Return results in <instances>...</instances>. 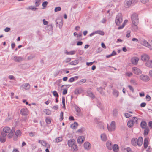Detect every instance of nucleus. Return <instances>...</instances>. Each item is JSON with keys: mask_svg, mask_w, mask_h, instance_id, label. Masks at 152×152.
Returning <instances> with one entry per match:
<instances>
[{"mask_svg": "<svg viewBox=\"0 0 152 152\" xmlns=\"http://www.w3.org/2000/svg\"><path fill=\"white\" fill-rule=\"evenodd\" d=\"M85 140V138L83 136H79L77 140V142L78 143H82Z\"/></svg>", "mask_w": 152, "mask_h": 152, "instance_id": "nucleus-20", "label": "nucleus"}, {"mask_svg": "<svg viewBox=\"0 0 152 152\" xmlns=\"http://www.w3.org/2000/svg\"><path fill=\"white\" fill-rule=\"evenodd\" d=\"M72 149H73V150L74 151H77L78 150L77 148V146L75 144L73 146L71 147Z\"/></svg>", "mask_w": 152, "mask_h": 152, "instance_id": "nucleus-48", "label": "nucleus"}, {"mask_svg": "<svg viewBox=\"0 0 152 152\" xmlns=\"http://www.w3.org/2000/svg\"><path fill=\"white\" fill-rule=\"evenodd\" d=\"M38 142L40 143L41 144L44 146H45V145L47 143L45 141L42 140H39L38 141Z\"/></svg>", "mask_w": 152, "mask_h": 152, "instance_id": "nucleus-47", "label": "nucleus"}, {"mask_svg": "<svg viewBox=\"0 0 152 152\" xmlns=\"http://www.w3.org/2000/svg\"><path fill=\"white\" fill-rule=\"evenodd\" d=\"M53 95L55 96L58 97L59 96L57 92L55 91H54L53 92Z\"/></svg>", "mask_w": 152, "mask_h": 152, "instance_id": "nucleus-51", "label": "nucleus"}, {"mask_svg": "<svg viewBox=\"0 0 152 152\" xmlns=\"http://www.w3.org/2000/svg\"><path fill=\"white\" fill-rule=\"evenodd\" d=\"M137 25H136V26L135 25L132 24V28L134 31H136L138 29Z\"/></svg>", "mask_w": 152, "mask_h": 152, "instance_id": "nucleus-49", "label": "nucleus"}, {"mask_svg": "<svg viewBox=\"0 0 152 152\" xmlns=\"http://www.w3.org/2000/svg\"><path fill=\"white\" fill-rule=\"evenodd\" d=\"M141 59L142 61L146 62L149 60L150 57L148 55L145 54L141 56Z\"/></svg>", "mask_w": 152, "mask_h": 152, "instance_id": "nucleus-7", "label": "nucleus"}, {"mask_svg": "<svg viewBox=\"0 0 152 152\" xmlns=\"http://www.w3.org/2000/svg\"><path fill=\"white\" fill-rule=\"evenodd\" d=\"M75 109L77 113H80L81 111L80 108L77 106H76L75 107Z\"/></svg>", "mask_w": 152, "mask_h": 152, "instance_id": "nucleus-53", "label": "nucleus"}, {"mask_svg": "<svg viewBox=\"0 0 152 152\" xmlns=\"http://www.w3.org/2000/svg\"><path fill=\"white\" fill-rule=\"evenodd\" d=\"M149 132V129L148 127L145 128L144 130V135H147L148 134Z\"/></svg>", "mask_w": 152, "mask_h": 152, "instance_id": "nucleus-43", "label": "nucleus"}, {"mask_svg": "<svg viewBox=\"0 0 152 152\" xmlns=\"http://www.w3.org/2000/svg\"><path fill=\"white\" fill-rule=\"evenodd\" d=\"M145 64L147 67L152 68V60H149L145 63Z\"/></svg>", "mask_w": 152, "mask_h": 152, "instance_id": "nucleus-18", "label": "nucleus"}, {"mask_svg": "<svg viewBox=\"0 0 152 152\" xmlns=\"http://www.w3.org/2000/svg\"><path fill=\"white\" fill-rule=\"evenodd\" d=\"M112 149H113L114 151L117 152L118 151L119 148L117 144H115L113 145Z\"/></svg>", "mask_w": 152, "mask_h": 152, "instance_id": "nucleus-21", "label": "nucleus"}, {"mask_svg": "<svg viewBox=\"0 0 152 152\" xmlns=\"http://www.w3.org/2000/svg\"><path fill=\"white\" fill-rule=\"evenodd\" d=\"M139 77L141 80L144 82H148L150 80L149 77L144 74H141L139 76Z\"/></svg>", "mask_w": 152, "mask_h": 152, "instance_id": "nucleus-4", "label": "nucleus"}, {"mask_svg": "<svg viewBox=\"0 0 152 152\" xmlns=\"http://www.w3.org/2000/svg\"><path fill=\"white\" fill-rule=\"evenodd\" d=\"M11 131V129L10 127L7 126H6L4 127L3 128V131H2L1 132H4L5 134L8 133Z\"/></svg>", "mask_w": 152, "mask_h": 152, "instance_id": "nucleus-14", "label": "nucleus"}, {"mask_svg": "<svg viewBox=\"0 0 152 152\" xmlns=\"http://www.w3.org/2000/svg\"><path fill=\"white\" fill-rule=\"evenodd\" d=\"M84 147L85 149L88 150L91 148V145L88 142H85L84 144Z\"/></svg>", "mask_w": 152, "mask_h": 152, "instance_id": "nucleus-15", "label": "nucleus"}, {"mask_svg": "<svg viewBox=\"0 0 152 152\" xmlns=\"http://www.w3.org/2000/svg\"><path fill=\"white\" fill-rule=\"evenodd\" d=\"M78 78V76H75L73 77H71L69 79V81L70 82H72L75 80H77Z\"/></svg>", "mask_w": 152, "mask_h": 152, "instance_id": "nucleus-26", "label": "nucleus"}, {"mask_svg": "<svg viewBox=\"0 0 152 152\" xmlns=\"http://www.w3.org/2000/svg\"><path fill=\"white\" fill-rule=\"evenodd\" d=\"M146 123L144 121H142L141 123V127L142 128H145L146 126Z\"/></svg>", "mask_w": 152, "mask_h": 152, "instance_id": "nucleus-35", "label": "nucleus"}, {"mask_svg": "<svg viewBox=\"0 0 152 152\" xmlns=\"http://www.w3.org/2000/svg\"><path fill=\"white\" fill-rule=\"evenodd\" d=\"M128 87L129 88V89L132 92H134V89L133 87L130 86V85H128Z\"/></svg>", "mask_w": 152, "mask_h": 152, "instance_id": "nucleus-59", "label": "nucleus"}, {"mask_svg": "<svg viewBox=\"0 0 152 152\" xmlns=\"http://www.w3.org/2000/svg\"><path fill=\"white\" fill-rule=\"evenodd\" d=\"M107 148L110 150L112 149L113 145L112 144V142L110 141H108L106 143V144Z\"/></svg>", "mask_w": 152, "mask_h": 152, "instance_id": "nucleus-17", "label": "nucleus"}, {"mask_svg": "<svg viewBox=\"0 0 152 152\" xmlns=\"http://www.w3.org/2000/svg\"><path fill=\"white\" fill-rule=\"evenodd\" d=\"M44 112L47 115H50L51 113V111L48 109H45L44 110Z\"/></svg>", "mask_w": 152, "mask_h": 152, "instance_id": "nucleus-34", "label": "nucleus"}, {"mask_svg": "<svg viewBox=\"0 0 152 152\" xmlns=\"http://www.w3.org/2000/svg\"><path fill=\"white\" fill-rule=\"evenodd\" d=\"M14 131L11 130L10 132L7 135V137L9 139L12 138L13 136Z\"/></svg>", "mask_w": 152, "mask_h": 152, "instance_id": "nucleus-39", "label": "nucleus"}, {"mask_svg": "<svg viewBox=\"0 0 152 152\" xmlns=\"http://www.w3.org/2000/svg\"><path fill=\"white\" fill-rule=\"evenodd\" d=\"M27 10H31L33 11H35L36 10H37L38 8L35 7L34 6H31L28 7V8L26 9Z\"/></svg>", "mask_w": 152, "mask_h": 152, "instance_id": "nucleus-29", "label": "nucleus"}, {"mask_svg": "<svg viewBox=\"0 0 152 152\" xmlns=\"http://www.w3.org/2000/svg\"><path fill=\"white\" fill-rule=\"evenodd\" d=\"M107 129L110 132L114 131L116 128V123L114 121H112L110 126L107 125Z\"/></svg>", "mask_w": 152, "mask_h": 152, "instance_id": "nucleus-3", "label": "nucleus"}, {"mask_svg": "<svg viewBox=\"0 0 152 152\" xmlns=\"http://www.w3.org/2000/svg\"><path fill=\"white\" fill-rule=\"evenodd\" d=\"M79 63V61L77 60H75L72 61L70 62L69 64L71 65H75Z\"/></svg>", "mask_w": 152, "mask_h": 152, "instance_id": "nucleus-36", "label": "nucleus"}, {"mask_svg": "<svg viewBox=\"0 0 152 152\" xmlns=\"http://www.w3.org/2000/svg\"><path fill=\"white\" fill-rule=\"evenodd\" d=\"M28 134L29 136L31 137H34L36 135V133L35 132H29Z\"/></svg>", "mask_w": 152, "mask_h": 152, "instance_id": "nucleus-54", "label": "nucleus"}, {"mask_svg": "<svg viewBox=\"0 0 152 152\" xmlns=\"http://www.w3.org/2000/svg\"><path fill=\"white\" fill-rule=\"evenodd\" d=\"M97 90L99 92L100 94L102 95H104V93L103 91V88L102 87H100L99 88H97Z\"/></svg>", "mask_w": 152, "mask_h": 152, "instance_id": "nucleus-33", "label": "nucleus"}, {"mask_svg": "<svg viewBox=\"0 0 152 152\" xmlns=\"http://www.w3.org/2000/svg\"><path fill=\"white\" fill-rule=\"evenodd\" d=\"M131 120L132 121L134 124V123L135 124H137L138 123V119L136 117H134L132 118Z\"/></svg>", "mask_w": 152, "mask_h": 152, "instance_id": "nucleus-30", "label": "nucleus"}, {"mask_svg": "<svg viewBox=\"0 0 152 152\" xmlns=\"http://www.w3.org/2000/svg\"><path fill=\"white\" fill-rule=\"evenodd\" d=\"M31 148L32 149L34 150L37 148V146L35 144L33 143L31 145Z\"/></svg>", "mask_w": 152, "mask_h": 152, "instance_id": "nucleus-55", "label": "nucleus"}, {"mask_svg": "<svg viewBox=\"0 0 152 152\" xmlns=\"http://www.w3.org/2000/svg\"><path fill=\"white\" fill-rule=\"evenodd\" d=\"M71 60V58H68L66 59L64 61L66 63H68L70 62Z\"/></svg>", "mask_w": 152, "mask_h": 152, "instance_id": "nucleus-57", "label": "nucleus"}, {"mask_svg": "<svg viewBox=\"0 0 152 152\" xmlns=\"http://www.w3.org/2000/svg\"><path fill=\"white\" fill-rule=\"evenodd\" d=\"M141 43L144 46H145L148 48H150L151 46L150 45L148 42L144 39H142L141 41Z\"/></svg>", "mask_w": 152, "mask_h": 152, "instance_id": "nucleus-13", "label": "nucleus"}, {"mask_svg": "<svg viewBox=\"0 0 152 152\" xmlns=\"http://www.w3.org/2000/svg\"><path fill=\"white\" fill-rule=\"evenodd\" d=\"M113 95L115 97H117L118 96L119 92L116 90H114L113 92Z\"/></svg>", "mask_w": 152, "mask_h": 152, "instance_id": "nucleus-28", "label": "nucleus"}, {"mask_svg": "<svg viewBox=\"0 0 152 152\" xmlns=\"http://www.w3.org/2000/svg\"><path fill=\"white\" fill-rule=\"evenodd\" d=\"M143 139L142 137H139L137 139V145L140 146L142 145Z\"/></svg>", "mask_w": 152, "mask_h": 152, "instance_id": "nucleus-16", "label": "nucleus"}, {"mask_svg": "<svg viewBox=\"0 0 152 152\" xmlns=\"http://www.w3.org/2000/svg\"><path fill=\"white\" fill-rule=\"evenodd\" d=\"M61 10V8L60 7H58L55 8L54 11L55 12H56L60 11Z\"/></svg>", "mask_w": 152, "mask_h": 152, "instance_id": "nucleus-52", "label": "nucleus"}, {"mask_svg": "<svg viewBox=\"0 0 152 152\" xmlns=\"http://www.w3.org/2000/svg\"><path fill=\"white\" fill-rule=\"evenodd\" d=\"M63 119V113L62 112H61L60 115V120H62Z\"/></svg>", "mask_w": 152, "mask_h": 152, "instance_id": "nucleus-58", "label": "nucleus"}, {"mask_svg": "<svg viewBox=\"0 0 152 152\" xmlns=\"http://www.w3.org/2000/svg\"><path fill=\"white\" fill-rule=\"evenodd\" d=\"M123 21L122 16L121 13H119L116 15L115 19V23L117 26L120 24Z\"/></svg>", "mask_w": 152, "mask_h": 152, "instance_id": "nucleus-2", "label": "nucleus"}, {"mask_svg": "<svg viewBox=\"0 0 152 152\" xmlns=\"http://www.w3.org/2000/svg\"><path fill=\"white\" fill-rule=\"evenodd\" d=\"M74 35L75 36H76L77 37V38L80 37L82 36V34H80L79 35L77 34L76 32H74Z\"/></svg>", "mask_w": 152, "mask_h": 152, "instance_id": "nucleus-56", "label": "nucleus"}, {"mask_svg": "<svg viewBox=\"0 0 152 152\" xmlns=\"http://www.w3.org/2000/svg\"><path fill=\"white\" fill-rule=\"evenodd\" d=\"M76 51L75 50H72L71 51H70L68 52L67 51H66L65 53L67 55H74L76 53Z\"/></svg>", "mask_w": 152, "mask_h": 152, "instance_id": "nucleus-32", "label": "nucleus"}, {"mask_svg": "<svg viewBox=\"0 0 152 152\" xmlns=\"http://www.w3.org/2000/svg\"><path fill=\"white\" fill-rule=\"evenodd\" d=\"M131 143L134 146L137 145V138H133L131 140Z\"/></svg>", "mask_w": 152, "mask_h": 152, "instance_id": "nucleus-24", "label": "nucleus"}, {"mask_svg": "<svg viewBox=\"0 0 152 152\" xmlns=\"http://www.w3.org/2000/svg\"><path fill=\"white\" fill-rule=\"evenodd\" d=\"M139 60V59L137 57H134L131 58V61L132 64L136 65L137 64Z\"/></svg>", "mask_w": 152, "mask_h": 152, "instance_id": "nucleus-11", "label": "nucleus"}, {"mask_svg": "<svg viewBox=\"0 0 152 152\" xmlns=\"http://www.w3.org/2000/svg\"><path fill=\"white\" fill-rule=\"evenodd\" d=\"M146 98L147 99V100L148 101H150L151 99V97L148 95L146 96Z\"/></svg>", "mask_w": 152, "mask_h": 152, "instance_id": "nucleus-60", "label": "nucleus"}, {"mask_svg": "<svg viewBox=\"0 0 152 152\" xmlns=\"http://www.w3.org/2000/svg\"><path fill=\"white\" fill-rule=\"evenodd\" d=\"M148 138H145L144 140V148L146 149L148 147Z\"/></svg>", "mask_w": 152, "mask_h": 152, "instance_id": "nucleus-23", "label": "nucleus"}, {"mask_svg": "<svg viewBox=\"0 0 152 152\" xmlns=\"http://www.w3.org/2000/svg\"><path fill=\"white\" fill-rule=\"evenodd\" d=\"M125 75L126 76L130 77L133 75V73L131 72H126Z\"/></svg>", "mask_w": 152, "mask_h": 152, "instance_id": "nucleus-46", "label": "nucleus"}, {"mask_svg": "<svg viewBox=\"0 0 152 152\" xmlns=\"http://www.w3.org/2000/svg\"><path fill=\"white\" fill-rule=\"evenodd\" d=\"M83 92V90L81 88H79L76 89L74 92L75 94L78 95L81 93Z\"/></svg>", "mask_w": 152, "mask_h": 152, "instance_id": "nucleus-22", "label": "nucleus"}, {"mask_svg": "<svg viewBox=\"0 0 152 152\" xmlns=\"http://www.w3.org/2000/svg\"><path fill=\"white\" fill-rule=\"evenodd\" d=\"M96 34H98L101 35H103L104 34V33L103 31L101 30H98L95 31Z\"/></svg>", "mask_w": 152, "mask_h": 152, "instance_id": "nucleus-44", "label": "nucleus"}, {"mask_svg": "<svg viewBox=\"0 0 152 152\" xmlns=\"http://www.w3.org/2000/svg\"><path fill=\"white\" fill-rule=\"evenodd\" d=\"M130 83L132 84L134 86H137L138 84V83H137V81L136 80H135L133 79H132L130 80Z\"/></svg>", "mask_w": 152, "mask_h": 152, "instance_id": "nucleus-25", "label": "nucleus"}, {"mask_svg": "<svg viewBox=\"0 0 152 152\" xmlns=\"http://www.w3.org/2000/svg\"><path fill=\"white\" fill-rule=\"evenodd\" d=\"M78 52L79 54L80 55H82L84 53V52L83 50H78Z\"/></svg>", "mask_w": 152, "mask_h": 152, "instance_id": "nucleus-63", "label": "nucleus"}, {"mask_svg": "<svg viewBox=\"0 0 152 152\" xmlns=\"http://www.w3.org/2000/svg\"><path fill=\"white\" fill-rule=\"evenodd\" d=\"M63 25V22L62 20H61V21L60 22V24H58V23L56 21V26L59 27V28H61Z\"/></svg>", "mask_w": 152, "mask_h": 152, "instance_id": "nucleus-41", "label": "nucleus"}, {"mask_svg": "<svg viewBox=\"0 0 152 152\" xmlns=\"http://www.w3.org/2000/svg\"><path fill=\"white\" fill-rule=\"evenodd\" d=\"M132 71L135 74L139 75L142 73V71L137 67H133L132 68Z\"/></svg>", "mask_w": 152, "mask_h": 152, "instance_id": "nucleus-5", "label": "nucleus"}, {"mask_svg": "<svg viewBox=\"0 0 152 152\" xmlns=\"http://www.w3.org/2000/svg\"><path fill=\"white\" fill-rule=\"evenodd\" d=\"M78 125V123L77 122H75L73 124H71L70 126L72 128L75 129L77 127Z\"/></svg>", "mask_w": 152, "mask_h": 152, "instance_id": "nucleus-31", "label": "nucleus"}, {"mask_svg": "<svg viewBox=\"0 0 152 152\" xmlns=\"http://www.w3.org/2000/svg\"><path fill=\"white\" fill-rule=\"evenodd\" d=\"M75 143V141L74 139H71L69 140L68 141V145L69 147H71Z\"/></svg>", "mask_w": 152, "mask_h": 152, "instance_id": "nucleus-12", "label": "nucleus"}, {"mask_svg": "<svg viewBox=\"0 0 152 152\" xmlns=\"http://www.w3.org/2000/svg\"><path fill=\"white\" fill-rule=\"evenodd\" d=\"M131 20L132 24L138 25L139 23L138 15L136 13H133L131 16Z\"/></svg>", "mask_w": 152, "mask_h": 152, "instance_id": "nucleus-1", "label": "nucleus"}, {"mask_svg": "<svg viewBox=\"0 0 152 152\" xmlns=\"http://www.w3.org/2000/svg\"><path fill=\"white\" fill-rule=\"evenodd\" d=\"M127 152H132L131 148L129 147H128L126 149Z\"/></svg>", "mask_w": 152, "mask_h": 152, "instance_id": "nucleus-64", "label": "nucleus"}, {"mask_svg": "<svg viewBox=\"0 0 152 152\" xmlns=\"http://www.w3.org/2000/svg\"><path fill=\"white\" fill-rule=\"evenodd\" d=\"M20 113L23 115H27L29 114V111L27 108H24L21 109Z\"/></svg>", "mask_w": 152, "mask_h": 152, "instance_id": "nucleus-6", "label": "nucleus"}, {"mask_svg": "<svg viewBox=\"0 0 152 152\" xmlns=\"http://www.w3.org/2000/svg\"><path fill=\"white\" fill-rule=\"evenodd\" d=\"M87 95L89 96V97H91V98H94V95L93 94V93L90 91H88L87 92Z\"/></svg>", "mask_w": 152, "mask_h": 152, "instance_id": "nucleus-37", "label": "nucleus"}, {"mask_svg": "<svg viewBox=\"0 0 152 152\" xmlns=\"http://www.w3.org/2000/svg\"><path fill=\"white\" fill-rule=\"evenodd\" d=\"M41 0H35V6L36 7L39 6L40 4Z\"/></svg>", "mask_w": 152, "mask_h": 152, "instance_id": "nucleus-45", "label": "nucleus"}, {"mask_svg": "<svg viewBox=\"0 0 152 152\" xmlns=\"http://www.w3.org/2000/svg\"><path fill=\"white\" fill-rule=\"evenodd\" d=\"M133 3V0H125L124 5L126 8H129Z\"/></svg>", "mask_w": 152, "mask_h": 152, "instance_id": "nucleus-8", "label": "nucleus"}, {"mask_svg": "<svg viewBox=\"0 0 152 152\" xmlns=\"http://www.w3.org/2000/svg\"><path fill=\"white\" fill-rule=\"evenodd\" d=\"M62 140V137H58L56 139L54 140V142H58L60 141H61Z\"/></svg>", "mask_w": 152, "mask_h": 152, "instance_id": "nucleus-42", "label": "nucleus"}, {"mask_svg": "<svg viewBox=\"0 0 152 152\" xmlns=\"http://www.w3.org/2000/svg\"><path fill=\"white\" fill-rule=\"evenodd\" d=\"M117 111L116 110L114 109L113 110V114L114 116H116L117 114Z\"/></svg>", "mask_w": 152, "mask_h": 152, "instance_id": "nucleus-61", "label": "nucleus"}, {"mask_svg": "<svg viewBox=\"0 0 152 152\" xmlns=\"http://www.w3.org/2000/svg\"><path fill=\"white\" fill-rule=\"evenodd\" d=\"M6 134L4 132H1V135L0 136V141L1 142L3 143L6 141V137L7 136Z\"/></svg>", "mask_w": 152, "mask_h": 152, "instance_id": "nucleus-9", "label": "nucleus"}, {"mask_svg": "<svg viewBox=\"0 0 152 152\" xmlns=\"http://www.w3.org/2000/svg\"><path fill=\"white\" fill-rule=\"evenodd\" d=\"M127 125L128 126L130 127H131L133 126L134 124L131 120H129L128 121L127 123Z\"/></svg>", "mask_w": 152, "mask_h": 152, "instance_id": "nucleus-40", "label": "nucleus"}, {"mask_svg": "<svg viewBox=\"0 0 152 152\" xmlns=\"http://www.w3.org/2000/svg\"><path fill=\"white\" fill-rule=\"evenodd\" d=\"M45 121L47 124H49L51 122V119L50 118L47 117L46 118Z\"/></svg>", "mask_w": 152, "mask_h": 152, "instance_id": "nucleus-50", "label": "nucleus"}, {"mask_svg": "<svg viewBox=\"0 0 152 152\" xmlns=\"http://www.w3.org/2000/svg\"><path fill=\"white\" fill-rule=\"evenodd\" d=\"M22 86L25 89L27 90L29 89L30 88V84L27 83H26L23 84L22 85Z\"/></svg>", "mask_w": 152, "mask_h": 152, "instance_id": "nucleus-19", "label": "nucleus"}, {"mask_svg": "<svg viewBox=\"0 0 152 152\" xmlns=\"http://www.w3.org/2000/svg\"><path fill=\"white\" fill-rule=\"evenodd\" d=\"M22 134L21 131L19 130H18L15 132V135L18 137H20Z\"/></svg>", "mask_w": 152, "mask_h": 152, "instance_id": "nucleus-38", "label": "nucleus"}, {"mask_svg": "<svg viewBox=\"0 0 152 152\" xmlns=\"http://www.w3.org/2000/svg\"><path fill=\"white\" fill-rule=\"evenodd\" d=\"M12 59L15 62H20L23 60V58L21 56H14L12 57Z\"/></svg>", "mask_w": 152, "mask_h": 152, "instance_id": "nucleus-10", "label": "nucleus"}, {"mask_svg": "<svg viewBox=\"0 0 152 152\" xmlns=\"http://www.w3.org/2000/svg\"><path fill=\"white\" fill-rule=\"evenodd\" d=\"M101 138L102 140L103 141H105L107 140V137L104 133H103L101 135Z\"/></svg>", "mask_w": 152, "mask_h": 152, "instance_id": "nucleus-27", "label": "nucleus"}, {"mask_svg": "<svg viewBox=\"0 0 152 152\" xmlns=\"http://www.w3.org/2000/svg\"><path fill=\"white\" fill-rule=\"evenodd\" d=\"M48 4V2L47 1H44V2L42 4V6L43 7H46Z\"/></svg>", "mask_w": 152, "mask_h": 152, "instance_id": "nucleus-62", "label": "nucleus"}]
</instances>
